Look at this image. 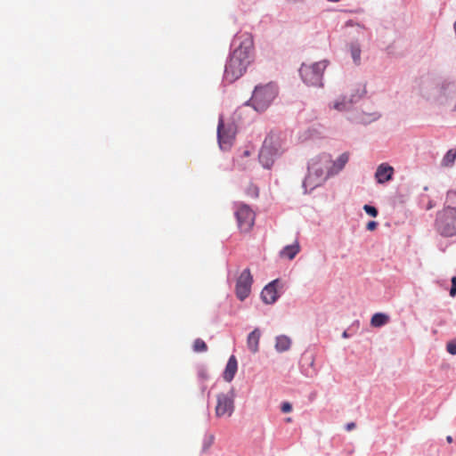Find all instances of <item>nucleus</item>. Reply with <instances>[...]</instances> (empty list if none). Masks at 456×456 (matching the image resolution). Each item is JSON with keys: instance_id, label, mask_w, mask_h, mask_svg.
I'll return each mask as SVG.
<instances>
[{"instance_id": "obj_1", "label": "nucleus", "mask_w": 456, "mask_h": 456, "mask_svg": "<svg viewBox=\"0 0 456 456\" xmlns=\"http://www.w3.org/2000/svg\"><path fill=\"white\" fill-rule=\"evenodd\" d=\"M233 45L236 48L232 53L224 70V78L230 83L240 78L250 63L253 37L248 33L240 34L235 37Z\"/></svg>"}, {"instance_id": "obj_32", "label": "nucleus", "mask_w": 456, "mask_h": 456, "mask_svg": "<svg viewBox=\"0 0 456 456\" xmlns=\"http://www.w3.org/2000/svg\"><path fill=\"white\" fill-rule=\"evenodd\" d=\"M289 3L297 4V3H302L305 0H286Z\"/></svg>"}, {"instance_id": "obj_20", "label": "nucleus", "mask_w": 456, "mask_h": 456, "mask_svg": "<svg viewBox=\"0 0 456 456\" xmlns=\"http://www.w3.org/2000/svg\"><path fill=\"white\" fill-rule=\"evenodd\" d=\"M290 346L291 339L289 337L285 335H281L276 338L275 349L278 352L282 353L288 351L290 348Z\"/></svg>"}, {"instance_id": "obj_19", "label": "nucleus", "mask_w": 456, "mask_h": 456, "mask_svg": "<svg viewBox=\"0 0 456 456\" xmlns=\"http://www.w3.org/2000/svg\"><path fill=\"white\" fill-rule=\"evenodd\" d=\"M348 159H349V155H348V153L345 152V153L341 154L337 159V160L332 161L330 167L331 174L338 173L340 170H342L343 167L347 163Z\"/></svg>"}, {"instance_id": "obj_6", "label": "nucleus", "mask_w": 456, "mask_h": 456, "mask_svg": "<svg viewBox=\"0 0 456 456\" xmlns=\"http://www.w3.org/2000/svg\"><path fill=\"white\" fill-rule=\"evenodd\" d=\"M328 62L326 61H318L313 64H302L299 73L303 81L313 86H322V75L327 68Z\"/></svg>"}, {"instance_id": "obj_29", "label": "nucleus", "mask_w": 456, "mask_h": 456, "mask_svg": "<svg viewBox=\"0 0 456 456\" xmlns=\"http://www.w3.org/2000/svg\"><path fill=\"white\" fill-rule=\"evenodd\" d=\"M292 411V406L289 403L285 402L281 404V411L284 413L290 412Z\"/></svg>"}, {"instance_id": "obj_2", "label": "nucleus", "mask_w": 456, "mask_h": 456, "mask_svg": "<svg viewBox=\"0 0 456 456\" xmlns=\"http://www.w3.org/2000/svg\"><path fill=\"white\" fill-rule=\"evenodd\" d=\"M332 159L328 154H322L312 159L308 164V174L303 182L305 191H311L320 186L330 172Z\"/></svg>"}, {"instance_id": "obj_36", "label": "nucleus", "mask_w": 456, "mask_h": 456, "mask_svg": "<svg viewBox=\"0 0 456 456\" xmlns=\"http://www.w3.org/2000/svg\"><path fill=\"white\" fill-rule=\"evenodd\" d=\"M286 421H287V422H290V421H291V419H290V418H288V419H286Z\"/></svg>"}, {"instance_id": "obj_15", "label": "nucleus", "mask_w": 456, "mask_h": 456, "mask_svg": "<svg viewBox=\"0 0 456 456\" xmlns=\"http://www.w3.org/2000/svg\"><path fill=\"white\" fill-rule=\"evenodd\" d=\"M237 369H238V362H237L236 357L234 355H232L229 358L226 367H225V370L224 371V380L227 382H231L233 379V378L237 372Z\"/></svg>"}, {"instance_id": "obj_22", "label": "nucleus", "mask_w": 456, "mask_h": 456, "mask_svg": "<svg viewBox=\"0 0 456 456\" xmlns=\"http://www.w3.org/2000/svg\"><path fill=\"white\" fill-rule=\"evenodd\" d=\"M456 159V149L449 150L444 155L442 165L444 167H451Z\"/></svg>"}, {"instance_id": "obj_10", "label": "nucleus", "mask_w": 456, "mask_h": 456, "mask_svg": "<svg viewBox=\"0 0 456 456\" xmlns=\"http://www.w3.org/2000/svg\"><path fill=\"white\" fill-rule=\"evenodd\" d=\"M236 130L232 124L225 126L221 119L217 127V136L220 148L222 150H228L232 144L235 138Z\"/></svg>"}, {"instance_id": "obj_33", "label": "nucleus", "mask_w": 456, "mask_h": 456, "mask_svg": "<svg viewBox=\"0 0 456 456\" xmlns=\"http://www.w3.org/2000/svg\"><path fill=\"white\" fill-rule=\"evenodd\" d=\"M446 441L449 443V444H452V436H447L446 437Z\"/></svg>"}, {"instance_id": "obj_34", "label": "nucleus", "mask_w": 456, "mask_h": 456, "mask_svg": "<svg viewBox=\"0 0 456 456\" xmlns=\"http://www.w3.org/2000/svg\"><path fill=\"white\" fill-rule=\"evenodd\" d=\"M342 337L345 338H348L347 332L344 331L343 334H342Z\"/></svg>"}, {"instance_id": "obj_25", "label": "nucleus", "mask_w": 456, "mask_h": 456, "mask_svg": "<svg viewBox=\"0 0 456 456\" xmlns=\"http://www.w3.org/2000/svg\"><path fill=\"white\" fill-rule=\"evenodd\" d=\"M193 350L197 353L206 352L208 346L201 338H197L193 343Z\"/></svg>"}, {"instance_id": "obj_31", "label": "nucleus", "mask_w": 456, "mask_h": 456, "mask_svg": "<svg viewBox=\"0 0 456 456\" xmlns=\"http://www.w3.org/2000/svg\"><path fill=\"white\" fill-rule=\"evenodd\" d=\"M354 428H355V423H354V422H350V423L346 424V429L347 431H351V430H353Z\"/></svg>"}, {"instance_id": "obj_37", "label": "nucleus", "mask_w": 456, "mask_h": 456, "mask_svg": "<svg viewBox=\"0 0 456 456\" xmlns=\"http://www.w3.org/2000/svg\"><path fill=\"white\" fill-rule=\"evenodd\" d=\"M365 93L364 89H362L361 94H363Z\"/></svg>"}, {"instance_id": "obj_14", "label": "nucleus", "mask_w": 456, "mask_h": 456, "mask_svg": "<svg viewBox=\"0 0 456 456\" xmlns=\"http://www.w3.org/2000/svg\"><path fill=\"white\" fill-rule=\"evenodd\" d=\"M395 169L387 163L380 164L376 170L375 178L379 183H385L393 178Z\"/></svg>"}, {"instance_id": "obj_4", "label": "nucleus", "mask_w": 456, "mask_h": 456, "mask_svg": "<svg viewBox=\"0 0 456 456\" xmlns=\"http://www.w3.org/2000/svg\"><path fill=\"white\" fill-rule=\"evenodd\" d=\"M277 94V86L273 83L256 86L250 99V104L256 111H265L275 99Z\"/></svg>"}, {"instance_id": "obj_35", "label": "nucleus", "mask_w": 456, "mask_h": 456, "mask_svg": "<svg viewBox=\"0 0 456 456\" xmlns=\"http://www.w3.org/2000/svg\"><path fill=\"white\" fill-rule=\"evenodd\" d=\"M431 208H433V205L431 203H429L428 208L429 209Z\"/></svg>"}, {"instance_id": "obj_21", "label": "nucleus", "mask_w": 456, "mask_h": 456, "mask_svg": "<svg viewBox=\"0 0 456 456\" xmlns=\"http://www.w3.org/2000/svg\"><path fill=\"white\" fill-rule=\"evenodd\" d=\"M388 321H389L388 315L382 314V313H378V314H375L371 317L370 324L373 327H381V326L387 324L388 322Z\"/></svg>"}, {"instance_id": "obj_28", "label": "nucleus", "mask_w": 456, "mask_h": 456, "mask_svg": "<svg viewBox=\"0 0 456 456\" xmlns=\"http://www.w3.org/2000/svg\"><path fill=\"white\" fill-rule=\"evenodd\" d=\"M450 296L452 297L456 296V277L455 276L452 278V288L450 290Z\"/></svg>"}, {"instance_id": "obj_26", "label": "nucleus", "mask_w": 456, "mask_h": 456, "mask_svg": "<svg viewBox=\"0 0 456 456\" xmlns=\"http://www.w3.org/2000/svg\"><path fill=\"white\" fill-rule=\"evenodd\" d=\"M446 350L449 354L455 355L456 354V339L449 341L446 345Z\"/></svg>"}, {"instance_id": "obj_16", "label": "nucleus", "mask_w": 456, "mask_h": 456, "mask_svg": "<svg viewBox=\"0 0 456 456\" xmlns=\"http://www.w3.org/2000/svg\"><path fill=\"white\" fill-rule=\"evenodd\" d=\"M260 337L261 333L258 329H255L248 336L247 346L253 354H256L258 351Z\"/></svg>"}, {"instance_id": "obj_23", "label": "nucleus", "mask_w": 456, "mask_h": 456, "mask_svg": "<svg viewBox=\"0 0 456 456\" xmlns=\"http://www.w3.org/2000/svg\"><path fill=\"white\" fill-rule=\"evenodd\" d=\"M444 208H456V191H449L446 194Z\"/></svg>"}, {"instance_id": "obj_13", "label": "nucleus", "mask_w": 456, "mask_h": 456, "mask_svg": "<svg viewBox=\"0 0 456 456\" xmlns=\"http://www.w3.org/2000/svg\"><path fill=\"white\" fill-rule=\"evenodd\" d=\"M281 284L279 280H274L267 284L261 292V297L266 304H273L279 297L278 286Z\"/></svg>"}, {"instance_id": "obj_3", "label": "nucleus", "mask_w": 456, "mask_h": 456, "mask_svg": "<svg viewBox=\"0 0 456 456\" xmlns=\"http://www.w3.org/2000/svg\"><path fill=\"white\" fill-rule=\"evenodd\" d=\"M285 150V142L280 134H269L264 141L259 152V161L265 168H270L274 160Z\"/></svg>"}, {"instance_id": "obj_27", "label": "nucleus", "mask_w": 456, "mask_h": 456, "mask_svg": "<svg viewBox=\"0 0 456 456\" xmlns=\"http://www.w3.org/2000/svg\"><path fill=\"white\" fill-rule=\"evenodd\" d=\"M364 211L370 215V216L376 217L378 216V210L376 208L370 206V205H364L363 207Z\"/></svg>"}, {"instance_id": "obj_8", "label": "nucleus", "mask_w": 456, "mask_h": 456, "mask_svg": "<svg viewBox=\"0 0 456 456\" xmlns=\"http://www.w3.org/2000/svg\"><path fill=\"white\" fill-rule=\"evenodd\" d=\"M234 392L221 393L216 396V415L218 418L230 417L234 411Z\"/></svg>"}, {"instance_id": "obj_9", "label": "nucleus", "mask_w": 456, "mask_h": 456, "mask_svg": "<svg viewBox=\"0 0 456 456\" xmlns=\"http://www.w3.org/2000/svg\"><path fill=\"white\" fill-rule=\"evenodd\" d=\"M235 216L238 222L239 229L243 232H248L251 230L255 222V213L247 205H239L235 211Z\"/></svg>"}, {"instance_id": "obj_17", "label": "nucleus", "mask_w": 456, "mask_h": 456, "mask_svg": "<svg viewBox=\"0 0 456 456\" xmlns=\"http://www.w3.org/2000/svg\"><path fill=\"white\" fill-rule=\"evenodd\" d=\"M354 102V95H352V97L349 100H346L345 97H340L337 100H335L333 102L330 104V108L336 110L338 111H345L347 110L352 103Z\"/></svg>"}, {"instance_id": "obj_12", "label": "nucleus", "mask_w": 456, "mask_h": 456, "mask_svg": "<svg viewBox=\"0 0 456 456\" xmlns=\"http://www.w3.org/2000/svg\"><path fill=\"white\" fill-rule=\"evenodd\" d=\"M379 113L376 110H370V108H367V110H362L361 111L354 112L350 119L354 123L359 124H369L372 121L377 120L379 118Z\"/></svg>"}, {"instance_id": "obj_5", "label": "nucleus", "mask_w": 456, "mask_h": 456, "mask_svg": "<svg viewBox=\"0 0 456 456\" xmlns=\"http://www.w3.org/2000/svg\"><path fill=\"white\" fill-rule=\"evenodd\" d=\"M435 228L442 236L456 235V208H443L437 212Z\"/></svg>"}, {"instance_id": "obj_30", "label": "nucleus", "mask_w": 456, "mask_h": 456, "mask_svg": "<svg viewBox=\"0 0 456 456\" xmlns=\"http://www.w3.org/2000/svg\"><path fill=\"white\" fill-rule=\"evenodd\" d=\"M377 225H378V223H377V222H375V221H370V222L367 224V229H368L369 231H373V230H375V229H376Z\"/></svg>"}, {"instance_id": "obj_7", "label": "nucleus", "mask_w": 456, "mask_h": 456, "mask_svg": "<svg viewBox=\"0 0 456 456\" xmlns=\"http://www.w3.org/2000/svg\"><path fill=\"white\" fill-rule=\"evenodd\" d=\"M433 99L437 104L446 106L455 111L456 84L450 81L443 82L436 87Z\"/></svg>"}, {"instance_id": "obj_18", "label": "nucleus", "mask_w": 456, "mask_h": 456, "mask_svg": "<svg viewBox=\"0 0 456 456\" xmlns=\"http://www.w3.org/2000/svg\"><path fill=\"white\" fill-rule=\"evenodd\" d=\"M300 246L297 241L293 243L292 245H288L282 248L280 252V256L281 258H287L292 260L299 252Z\"/></svg>"}, {"instance_id": "obj_11", "label": "nucleus", "mask_w": 456, "mask_h": 456, "mask_svg": "<svg viewBox=\"0 0 456 456\" xmlns=\"http://www.w3.org/2000/svg\"><path fill=\"white\" fill-rule=\"evenodd\" d=\"M252 283V274L247 268L240 273L236 282V296L240 300H244L249 296Z\"/></svg>"}, {"instance_id": "obj_24", "label": "nucleus", "mask_w": 456, "mask_h": 456, "mask_svg": "<svg viewBox=\"0 0 456 456\" xmlns=\"http://www.w3.org/2000/svg\"><path fill=\"white\" fill-rule=\"evenodd\" d=\"M351 55L355 64H359L361 61V48L358 45H352L350 47Z\"/></svg>"}]
</instances>
